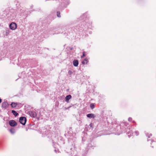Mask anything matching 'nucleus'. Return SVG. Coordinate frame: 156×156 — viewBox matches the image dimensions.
<instances>
[{
  "instance_id": "1a4fd4ad",
  "label": "nucleus",
  "mask_w": 156,
  "mask_h": 156,
  "mask_svg": "<svg viewBox=\"0 0 156 156\" xmlns=\"http://www.w3.org/2000/svg\"><path fill=\"white\" fill-rule=\"evenodd\" d=\"M17 105V104L16 103L12 102L11 104V105L12 106V108H15V107L16 105Z\"/></svg>"
},
{
  "instance_id": "f3484780",
  "label": "nucleus",
  "mask_w": 156,
  "mask_h": 156,
  "mask_svg": "<svg viewBox=\"0 0 156 156\" xmlns=\"http://www.w3.org/2000/svg\"><path fill=\"white\" fill-rule=\"evenodd\" d=\"M92 126V124H90V126L91 127V126Z\"/></svg>"
},
{
  "instance_id": "0eeeda50",
  "label": "nucleus",
  "mask_w": 156,
  "mask_h": 156,
  "mask_svg": "<svg viewBox=\"0 0 156 156\" xmlns=\"http://www.w3.org/2000/svg\"><path fill=\"white\" fill-rule=\"evenodd\" d=\"M73 65L76 67L78 66V61L77 60H75L73 61Z\"/></svg>"
},
{
  "instance_id": "39448f33",
  "label": "nucleus",
  "mask_w": 156,
  "mask_h": 156,
  "mask_svg": "<svg viewBox=\"0 0 156 156\" xmlns=\"http://www.w3.org/2000/svg\"><path fill=\"white\" fill-rule=\"evenodd\" d=\"M87 116L89 118H94L95 117V115L94 114L90 113L87 114Z\"/></svg>"
},
{
  "instance_id": "2eb2a0df",
  "label": "nucleus",
  "mask_w": 156,
  "mask_h": 156,
  "mask_svg": "<svg viewBox=\"0 0 156 156\" xmlns=\"http://www.w3.org/2000/svg\"><path fill=\"white\" fill-rule=\"evenodd\" d=\"M135 133H136V135H137L139 134V132L138 131H136L135 132Z\"/></svg>"
},
{
  "instance_id": "7ed1b4c3",
  "label": "nucleus",
  "mask_w": 156,
  "mask_h": 156,
  "mask_svg": "<svg viewBox=\"0 0 156 156\" xmlns=\"http://www.w3.org/2000/svg\"><path fill=\"white\" fill-rule=\"evenodd\" d=\"M10 125L12 126H16L17 125L16 122L13 120H10L9 122Z\"/></svg>"
},
{
  "instance_id": "f257e3e1",
  "label": "nucleus",
  "mask_w": 156,
  "mask_h": 156,
  "mask_svg": "<svg viewBox=\"0 0 156 156\" xmlns=\"http://www.w3.org/2000/svg\"><path fill=\"white\" fill-rule=\"evenodd\" d=\"M20 122L23 125L25 124L26 122V119L25 117H22L20 118L19 119Z\"/></svg>"
},
{
  "instance_id": "6e6552de",
  "label": "nucleus",
  "mask_w": 156,
  "mask_h": 156,
  "mask_svg": "<svg viewBox=\"0 0 156 156\" xmlns=\"http://www.w3.org/2000/svg\"><path fill=\"white\" fill-rule=\"evenodd\" d=\"M12 113L15 116H16L18 115V113L14 110H12Z\"/></svg>"
},
{
  "instance_id": "20e7f679",
  "label": "nucleus",
  "mask_w": 156,
  "mask_h": 156,
  "mask_svg": "<svg viewBox=\"0 0 156 156\" xmlns=\"http://www.w3.org/2000/svg\"><path fill=\"white\" fill-rule=\"evenodd\" d=\"M9 104L6 102H4L2 104V108H6L8 106Z\"/></svg>"
},
{
  "instance_id": "9b49d317",
  "label": "nucleus",
  "mask_w": 156,
  "mask_h": 156,
  "mask_svg": "<svg viewBox=\"0 0 156 156\" xmlns=\"http://www.w3.org/2000/svg\"><path fill=\"white\" fill-rule=\"evenodd\" d=\"M90 107L92 109H93L94 108V105L93 104H91L90 105Z\"/></svg>"
},
{
  "instance_id": "f03ea898",
  "label": "nucleus",
  "mask_w": 156,
  "mask_h": 156,
  "mask_svg": "<svg viewBox=\"0 0 156 156\" xmlns=\"http://www.w3.org/2000/svg\"><path fill=\"white\" fill-rule=\"evenodd\" d=\"M9 27L12 30H15L17 27L16 24L14 23H12L10 24Z\"/></svg>"
},
{
  "instance_id": "a211bd4d",
  "label": "nucleus",
  "mask_w": 156,
  "mask_h": 156,
  "mask_svg": "<svg viewBox=\"0 0 156 156\" xmlns=\"http://www.w3.org/2000/svg\"><path fill=\"white\" fill-rule=\"evenodd\" d=\"M2 101V100L0 98V103Z\"/></svg>"
},
{
  "instance_id": "9d476101",
  "label": "nucleus",
  "mask_w": 156,
  "mask_h": 156,
  "mask_svg": "<svg viewBox=\"0 0 156 156\" xmlns=\"http://www.w3.org/2000/svg\"><path fill=\"white\" fill-rule=\"evenodd\" d=\"M88 62L87 60V59H85L82 62L83 64H87Z\"/></svg>"
},
{
  "instance_id": "f8f14e48",
  "label": "nucleus",
  "mask_w": 156,
  "mask_h": 156,
  "mask_svg": "<svg viewBox=\"0 0 156 156\" xmlns=\"http://www.w3.org/2000/svg\"><path fill=\"white\" fill-rule=\"evenodd\" d=\"M10 132L12 133H13L15 132V130L13 129H10Z\"/></svg>"
},
{
  "instance_id": "ddd939ff",
  "label": "nucleus",
  "mask_w": 156,
  "mask_h": 156,
  "mask_svg": "<svg viewBox=\"0 0 156 156\" xmlns=\"http://www.w3.org/2000/svg\"><path fill=\"white\" fill-rule=\"evenodd\" d=\"M57 16L58 17H60V13L59 12H57Z\"/></svg>"
},
{
  "instance_id": "dca6fc26",
  "label": "nucleus",
  "mask_w": 156,
  "mask_h": 156,
  "mask_svg": "<svg viewBox=\"0 0 156 156\" xmlns=\"http://www.w3.org/2000/svg\"><path fill=\"white\" fill-rule=\"evenodd\" d=\"M132 120V119L131 118H129L128 119V120L129 121H131Z\"/></svg>"
},
{
  "instance_id": "423d86ee",
  "label": "nucleus",
  "mask_w": 156,
  "mask_h": 156,
  "mask_svg": "<svg viewBox=\"0 0 156 156\" xmlns=\"http://www.w3.org/2000/svg\"><path fill=\"white\" fill-rule=\"evenodd\" d=\"M71 96L70 95H67L66 97V101L68 102L69 100L71 98Z\"/></svg>"
},
{
  "instance_id": "4468645a",
  "label": "nucleus",
  "mask_w": 156,
  "mask_h": 156,
  "mask_svg": "<svg viewBox=\"0 0 156 156\" xmlns=\"http://www.w3.org/2000/svg\"><path fill=\"white\" fill-rule=\"evenodd\" d=\"M85 56V53L84 52H83V55H82V56L81 57V58H83V57H84V56Z\"/></svg>"
}]
</instances>
